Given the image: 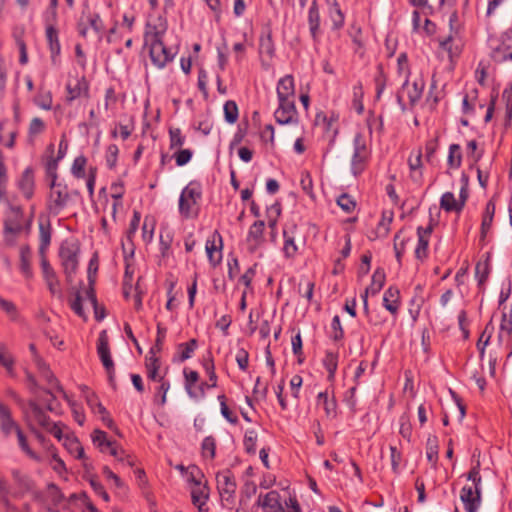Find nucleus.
<instances>
[{
  "instance_id": "nucleus-1",
  "label": "nucleus",
  "mask_w": 512,
  "mask_h": 512,
  "mask_svg": "<svg viewBox=\"0 0 512 512\" xmlns=\"http://www.w3.org/2000/svg\"><path fill=\"white\" fill-rule=\"evenodd\" d=\"M98 270L97 256H94L88 267V287H80L81 289L76 290L74 298L70 302L71 309L81 317L83 320H87V315L83 309V302L89 303L94 309V316L97 321H101L105 318V309L100 307L97 303V298L93 285L95 283V275Z\"/></svg>"
},
{
  "instance_id": "nucleus-2",
  "label": "nucleus",
  "mask_w": 512,
  "mask_h": 512,
  "mask_svg": "<svg viewBox=\"0 0 512 512\" xmlns=\"http://www.w3.org/2000/svg\"><path fill=\"white\" fill-rule=\"evenodd\" d=\"M164 32L165 28L159 29L148 24L144 34V41L149 48L151 62L158 69H163L168 63L172 62L177 54L176 50L168 48L164 44Z\"/></svg>"
},
{
  "instance_id": "nucleus-3",
  "label": "nucleus",
  "mask_w": 512,
  "mask_h": 512,
  "mask_svg": "<svg viewBox=\"0 0 512 512\" xmlns=\"http://www.w3.org/2000/svg\"><path fill=\"white\" fill-rule=\"evenodd\" d=\"M64 143V134L61 136L60 143H59V150L57 155H54V146L51 145L47 148L46 154H45V169L48 179L50 180V210L57 214L61 211L63 206V200H62V189L61 184L57 183V167L58 162L62 158V144Z\"/></svg>"
},
{
  "instance_id": "nucleus-4",
  "label": "nucleus",
  "mask_w": 512,
  "mask_h": 512,
  "mask_svg": "<svg viewBox=\"0 0 512 512\" xmlns=\"http://www.w3.org/2000/svg\"><path fill=\"white\" fill-rule=\"evenodd\" d=\"M39 232H40V246L39 252L41 254V266L43 276L47 282L48 288L50 292L59 298L62 297L61 289L57 288L56 285L58 281L56 280L53 269L50 267L49 263L44 257V251L46 247L50 244L51 234H50V226L46 219H40L39 221Z\"/></svg>"
},
{
  "instance_id": "nucleus-5",
  "label": "nucleus",
  "mask_w": 512,
  "mask_h": 512,
  "mask_svg": "<svg viewBox=\"0 0 512 512\" xmlns=\"http://www.w3.org/2000/svg\"><path fill=\"white\" fill-rule=\"evenodd\" d=\"M202 197V187L199 182L191 181L181 191L179 197V213L182 217L189 219L198 216L199 201Z\"/></svg>"
},
{
  "instance_id": "nucleus-6",
  "label": "nucleus",
  "mask_w": 512,
  "mask_h": 512,
  "mask_svg": "<svg viewBox=\"0 0 512 512\" xmlns=\"http://www.w3.org/2000/svg\"><path fill=\"white\" fill-rule=\"evenodd\" d=\"M57 0H50V6L44 13V21L46 23V39L51 53V61L54 65L61 64V44L58 38V32L54 25L57 19L56 13Z\"/></svg>"
},
{
  "instance_id": "nucleus-7",
  "label": "nucleus",
  "mask_w": 512,
  "mask_h": 512,
  "mask_svg": "<svg viewBox=\"0 0 512 512\" xmlns=\"http://www.w3.org/2000/svg\"><path fill=\"white\" fill-rule=\"evenodd\" d=\"M458 21L457 13H452L449 18L450 33L448 36L439 38V48L448 54L449 60L452 62L455 57H458L463 48V40L460 35V29L455 26Z\"/></svg>"
},
{
  "instance_id": "nucleus-8",
  "label": "nucleus",
  "mask_w": 512,
  "mask_h": 512,
  "mask_svg": "<svg viewBox=\"0 0 512 512\" xmlns=\"http://www.w3.org/2000/svg\"><path fill=\"white\" fill-rule=\"evenodd\" d=\"M425 88V80L422 75L415 77L412 82L410 79L403 81L400 91L397 93V102L403 111L406 110L404 95H407L408 103L411 107L415 106L422 98Z\"/></svg>"
},
{
  "instance_id": "nucleus-9",
  "label": "nucleus",
  "mask_w": 512,
  "mask_h": 512,
  "mask_svg": "<svg viewBox=\"0 0 512 512\" xmlns=\"http://www.w3.org/2000/svg\"><path fill=\"white\" fill-rule=\"evenodd\" d=\"M490 48V56L495 62L512 61V30L507 29L498 39H491Z\"/></svg>"
},
{
  "instance_id": "nucleus-10",
  "label": "nucleus",
  "mask_w": 512,
  "mask_h": 512,
  "mask_svg": "<svg viewBox=\"0 0 512 512\" xmlns=\"http://www.w3.org/2000/svg\"><path fill=\"white\" fill-rule=\"evenodd\" d=\"M26 419L29 423L35 422L43 426L49 431L56 439L61 441L62 429L59 424L49 421L41 408L34 402H29L24 410Z\"/></svg>"
},
{
  "instance_id": "nucleus-11",
  "label": "nucleus",
  "mask_w": 512,
  "mask_h": 512,
  "mask_svg": "<svg viewBox=\"0 0 512 512\" xmlns=\"http://www.w3.org/2000/svg\"><path fill=\"white\" fill-rule=\"evenodd\" d=\"M217 489L223 501L232 502L236 492V480L233 473L226 469L216 475Z\"/></svg>"
},
{
  "instance_id": "nucleus-12",
  "label": "nucleus",
  "mask_w": 512,
  "mask_h": 512,
  "mask_svg": "<svg viewBox=\"0 0 512 512\" xmlns=\"http://www.w3.org/2000/svg\"><path fill=\"white\" fill-rule=\"evenodd\" d=\"M0 420L2 431L7 435L12 432H15L18 438L19 446L24 451L31 454L30 450L28 449L25 436L23 435L19 427L16 425V423L12 420L9 409L2 404H0Z\"/></svg>"
},
{
  "instance_id": "nucleus-13",
  "label": "nucleus",
  "mask_w": 512,
  "mask_h": 512,
  "mask_svg": "<svg viewBox=\"0 0 512 512\" xmlns=\"http://www.w3.org/2000/svg\"><path fill=\"white\" fill-rule=\"evenodd\" d=\"M89 98V84L84 76L70 80L66 86V101L78 100L85 103Z\"/></svg>"
},
{
  "instance_id": "nucleus-14",
  "label": "nucleus",
  "mask_w": 512,
  "mask_h": 512,
  "mask_svg": "<svg viewBox=\"0 0 512 512\" xmlns=\"http://www.w3.org/2000/svg\"><path fill=\"white\" fill-rule=\"evenodd\" d=\"M278 124H294L298 122V112L295 100H278V107L274 112Z\"/></svg>"
},
{
  "instance_id": "nucleus-15",
  "label": "nucleus",
  "mask_w": 512,
  "mask_h": 512,
  "mask_svg": "<svg viewBox=\"0 0 512 512\" xmlns=\"http://www.w3.org/2000/svg\"><path fill=\"white\" fill-rule=\"evenodd\" d=\"M222 247V236L218 231H214L205 245L209 262L213 267L217 266L222 260Z\"/></svg>"
},
{
  "instance_id": "nucleus-16",
  "label": "nucleus",
  "mask_w": 512,
  "mask_h": 512,
  "mask_svg": "<svg viewBox=\"0 0 512 512\" xmlns=\"http://www.w3.org/2000/svg\"><path fill=\"white\" fill-rule=\"evenodd\" d=\"M460 499L466 512H477L481 504V491L466 485L461 489Z\"/></svg>"
},
{
  "instance_id": "nucleus-17",
  "label": "nucleus",
  "mask_w": 512,
  "mask_h": 512,
  "mask_svg": "<svg viewBox=\"0 0 512 512\" xmlns=\"http://www.w3.org/2000/svg\"><path fill=\"white\" fill-rule=\"evenodd\" d=\"M433 231V226L430 224L427 227H418L417 236L418 242L415 248V257L420 261H424L428 257V247L430 237Z\"/></svg>"
},
{
  "instance_id": "nucleus-18",
  "label": "nucleus",
  "mask_w": 512,
  "mask_h": 512,
  "mask_svg": "<svg viewBox=\"0 0 512 512\" xmlns=\"http://www.w3.org/2000/svg\"><path fill=\"white\" fill-rule=\"evenodd\" d=\"M92 442L100 452L118 457V444L116 441L109 440L106 432L99 429L95 430L92 434Z\"/></svg>"
},
{
  "instance_id": "nucleus-19",
  "label": "nucleus",
  "mask_w": 512,
  "mask_h": 512,
  "mask_svg": "<svg viewBox=\"0 0 512 512\" xmlns=\"http://www.w3.org/2000/svg\"><path fill=\"white\" fill-rule=\"evenodd\" d=\"M8 208L9 211L4 221V233L6 236L8 234H16L21 230L22 217V210L19 206L9 204Z\"/></svg>"
},
{
  "instance_id": "nucleus-20",
  "label": "nucleus",
  "mask_w": 512,
  "mask_h": 512,
  "mask_svg": "<svg viewBox=\"0 0 512 512\" xmlns=\"http://www.w3.org/2000/svg\"><path fill=\"white\" fill-rule=\"evenodd\" d=\"M265 222L263 220L255 221L249 228L247 234V244L251 251H255L264 242Z\"/></svg>"
},
{
  "instance_id": "nucleus-21",
  "label": "nucleus",
  "mask_w": 512,
  "mask_h": 512,
  "mask_svg": "<svg viewBox=\"0 0 512 512\" xmlns=\"http://www.w3.org/2000/svg\"><path fill=\"white\" fill-rule=\"evenodd\" d=\"M44 506L45 507L42 512H61L63 509L60 490L53 484L48 486L45 494Z\"/></svg>"
},
{
  "instance_id": "nucleus-22",
  "label": "nucleus",
  "mask_w": 512,
  "mask_h": 512,
  "mask_svg": "<svg viewBox=\"0 0 512 512\" xmlns=\"http://www.w3.org/2000/svg\"><path fill=\"white\" fill-rule=\"evenodd\" d=\"M276 93L278 100H295V83L292 75H285L278 80Z\"/></svg>"
},
{
  "instance_id": "nucleus-23",
  "label": "nucleus",
  "mask_w": 512,
  "mask_h": 512,
  "mask_svg": "<svg viewBox=\"0 0 512 512\" xmlns=\"http://www.w3.org/2000/svg\"><path fill=\"white\" fill-rule=\"evenodd\" d=\"M257 503L265 512H284L280 502V495L275 490L259 495Z\"/></svg>"
},
{
  "instance_id": "nucleus-24",
  "label": "nucleus",
  "mask_w": 512,
  "mask_h": 512,
  "mask_svg": "<svg viewBox=\"0 0 512 512\" xmlns=\"http://www.w3.org/2000/svg\"><path fill=\"white\" fill-rule=\"evenodd\" d=\"M17 187L25 198L30 199L33 196L35 188L34 171L32 168L27 167L19 179L17 180Z\"/></svg>"
},
{
  "instance_id": "nucleus-25",
  "label": "nucleus",
  "mask_w": 512,
  "mask_h": 512,
  "mask_svg": "<svg viewBox=\"0 0 512 512\" xmlns=\"http://www.w3.org/2000/svg\"><path fill=\"white\" fill-rule=\"evenodd\" d=\"M97 353L105 369H112L114 362L111 357L108 336L106 331L99 334L97 341Z\"/></svg>"
},
{
  "instance_id": "nucleus-26",
  "label": "nucleus",
  "mask_w": 512,
  "mask_h": 512,
  "mask_svg": "<svg viewBox=\"0 0 512 512\" xmlns=\"http://www.w3.org/2000/svg\"><path fill=\"white\" fill-rule=\"evenodd\" d=\"M318 406H322L327 418L334 419L337 416V402L334 396H330L328 391L319 392L316 398Z\"/></svg>"
},
{
  "instance_id": "nucleus-27",
  "label": "nucleus",
  "mask_w": 512,
  "mask_h": 512,
  "mask_svg": "<svg viewBox=\"0 0 512 512\" xmlns=\"http://www.w3.org/2000/svg\"><path fill=\"white\" fill-rule=\"evenodd\" d=\"M76 506H79L81 512H99L84 493L79 496L71 495L66 502V508L72 510V512H77L74 508Z\"/></svg>"
},
{
  "instance_id": "nucleus-28",
  "label": "nucleus",
  "mask_w": 512,
  "mask_h": 512,
  "mask_svg": "<svg viewBox=\"0 0 512 512\" xmlns=\"http://www.w3.org/2000/svg\"><path fill=\"white\" fill-rule=\"evenodd\" d=\"M296 230V226H291L290 229L284 228L283 237V253L286 258H294L298 252V246L295 242L294 232Z\"/></svg>"
},
{
  "instance_id": "nucleus-29",
  "label": "nucleus",
  "mask_w": 512,
  "mask_h": 512,
  "mask_svg": "<svg viewBox=\"0 0 512 512\" xmlns=\"http://www.w3.org/2000/svg\"><path fill=\"white\" fill-rule=\"evenodd\" d=\"M259 53L262 57L263 65L269 66V63L265 62V58L271 60L275 54V47L270 32L261 35L259 40Z\"/></svg>"
},
{
  "instance_id": "nucleus-30",
  "label": "nucleus",
  "mask_w": 512,
  "mask_h": 512,
  "mask_svg": "<svg viewBox=\"0 0 512 512\" xmlns=\"http://www.w3.org/2000/svg\"><path fill=\"white\" fill-rule=\"evenodd\" d=\"M400 292L396 287H389L383 295V306L391 314L395 315L398 312L400 305Z\"/></svg>"
},
{
  "instance_id": "nucleus-31",
  "label": "nucleus",
  "mask_w": 512,
  "mask_h": 512,
  "mask_svg": "<svg viewBox=\"0 0 512 512\" xmlns=\"http://www.w3.org/2000/svg\"><path fill=\"white\" fill-rule=\"evenodd\" d=\"M496 205L493 199L489 200L486 204L481 222V240H484L490 231L495 215Z\"/></svg>"
},
{
  "instance_id": "nucleus-32",
  "label": "nucleus",
  "mask_w": 512,
  "mask_h": 512,
  "mask_svg": "<svg viewBox=\"0 0 512 512\" xmlns=\"http://www.w3.org/2000/svg\"><path fill=\"white\" fill-rule=\"evenodd\" d=\"M192 503L198 508V512H208L206 501L208 488L205 485L195 486L191 491Z\"/></svg>"
},
{
  "instance_id": "nucleus-33",
  "label": "nucleus",
  "mask_w": 512,
  "mask_h": 512,
  "mask_svg": "<svg viewBox=\"0 0 512 512\" xmlns=\"http://www.w3.org/2000/svg\"><path fill=\"white\" fill-rule=\"evenodd\" d=\"M198 347V342L196 339H191L186 343H180L177 345V353L174 357V360H177L179 362H184L188 359H190L195 350Z\"/></svg>"
},
{
  "instance_id": "nucleus-34",
  "label": "nucleus",
  "mask_w": 512,
  "mask_h": 512,
  "mask_svg": "<svg viewBox=\"0 0 512 512\" xmlns=\"http://www.w3.org/2000/svg\"><path fill=\"white\" fill-rule=\"evenodd\" d=\"M308 24L311 36L317 39L320 28V13L316 1H313L308 10Z\"/></svg>"
},
{
  "instance_id": "nucleus-35",
  "label": "nucleus",
  "mask_w": 512,
  "mask_h": 512,
  "mask_svg": "<svg viewBox=\"0 0 512 512\" xmlns=\"http://www.w3.org/2000/svg\"><path fill=\"white\" fill-rule=\"evenodd\" d=\"M408 165L409 169L411 171V177L414 181H419L422 172V151L421 149H418L416 152H412L408 158Z\"/></svg>"
},
{
  "instance_id": "nucleus-36",
  "label": "nucleus",
  "mask_w": 512,
  "mask_h": 512,
  "mask_svg": "<svg viewBox=\"0 0 512 512\" xmlns=\"http://www.w3.org/2000/svg\"><path fill=\"white\" fill-rule=\"evenodd\" d=\"M440 207L446 212H461L463 203H459L452 192H446L441 196Z\"/></svg>"
},
{
  "instance_id": "nucleus-37",
  "label": "nucleus",
  "mask_w": 512,
  "mask_h": 512,
  "mask_svg": "<svg viewBox=\"0 0 512 512\" xmlns=\"http://www.w3.org/2000/svg\"><path fill=\"white\" fill-rule=\"evenodd\" d=\"M392 221H393V212L384 211L382 213L381 219L375 229L376 237L385 238L390 232V227H391Z\"/></svg>"
},
{
  "instance_id": "nucleus-38",
  "label": "nucleus",
  "mask_w": 512,
  "mask_h": 512,
  "mask_svg": "<svg viewBox=\"0 0 512 512\" xmlns=\"http://www.w3.org/2000/svg\"><path fill=\"white\" fill-rule=\"evenodd\" d=\"M29 349L33 355V361H34L35 365L37 366L38 370L40 371V373L42 374V376L51 384L54 381L56 382V380L53 378V375L50 372L49 368L47 367V365L43 362V360L38 355L35 345L30 344Z\"/></svg>"
},
{
  "instance_id": "nucleus-39",
  "label": "nucleus",
  "mask_w": 512,
  "mask_h": 512,
  "mask_svg": "<svg viewBox=\"0 0 512 512\" xmlns=\"http://www.w3.org/2000/svg\"><path fill=\"white\" fill-rule=\"evenodd\" d=\"M147 377L152 381H159V378H162L159 375L160 361L154 354H150L149 357L146 358L145 362Z\"/></svg>"
},
{
  "instance_id": "nucleus-40",
  "label": "nucleus",
  "mask_w": 512,
  "mask_h": 512,
  "mask_svg": "<svg viewBox=\"0 0 512 512\" xmlns=\"http://www.w3.org/2000/svg\"><path fill=\"white\" fill-rule=\"evenodd\" d=\"M462 163V153L459 144H451L449 146V153L447 158V164L452 169H457Z\"/></svg>"
},
{
  "instance_id": "nucleus-41",
  "label": "nucleus",
  "mask_w": 512,
  "mask_h": 512,
  "mask_svg": "<svg viewBox=\"0 0 512 512\" xmlns=\"http://www.w3.org/2000/svg\"><path fill=\"white\" fill-rule=\"evenodd\" d=\"M323 365L328 372V380L333 381L338 367V356L333 352H326Z\"/></svg>"
},
{
  "instance_id": "nucleus-42",
  "label": "nucleus",
  "mask_w": 512,
  "mask_h": 512,
  "mask_svg": "<svg viewBox=\"0 0 512 512\" xmlns=\"http://www.w3.org/2000/svg\"><path fill=\"white\" fill-rule=\"evenodd\" d=\"M385 283V273L381 270H376L372 275V282L366 288V294L371 293L372 295L377 294L384 286Z\"/></svg>"
},
{
  "instance_id": "nucleus-43",
  "label": "nucleus",
  "mask_w": 512,
  "mask_h": 512,
  "mask_svg": "<svg viewBox=\"0 0 512 512\" xmlns=\"http://www.w3.org/2000/svg\"><path fill=\"white\" fill-rule=\"evenodd\" d=\"M438 439L436 436H429L426 442V457L428 461L435 465L438 460Z\"/></svg>"
},
{
  "instance_id": "nucleus-44",
  "label": "nucleus",
  "mask_w": 512,
  "mask_h": 512,
  "mask_svg": "<svg viewBox=\"0 0 512 512\" xmlns=\"http://www.w3.org/2000/svg\"><path fill=\"white\" fill-rule=\"evenodd\" d=\"M330 19L333 23V29L338 30L344 25V14L338 3H333L329 10Z\"/></svg>"
},
{
  "instance_id": "nucleus-45",
  "label": "nucleus",
  "mask_w": 512,
  "mask_h": 512,
  "mask_svg": "<svg viewBox=\"0 0 512 512\" xmlns=\"http://www.w3.org/2000/svg\"><path fill=\"white\" fill-rule=\"evenodd\" d=\"M410 66L406 53L399 54L397 58V75L403 80L410 79Z\"/></svg>"
},
{
  "instance_id": "nucleus-46",
  "label": "nucleus",
  "mask_w": 512,
  "mask_h": 512,
  "mask_svg": "<svg viewBox=\"0 0 512 512\" xmlns=\"http://www.w3.org/2000/svg\"><path fill=\"white\" fill-rule=\"evenodd\" d=\"M183 374H184V378H185L184 384H185V390H186L187 394L189 395V397L195 396L194 395V385L199 380L198 372L194 371V370L184 369Z\"/></svg>"
},
{
  "instance_id": "nucleus-47",
  "label": "nucleus",
  "mask_w": 512,
  "mask_h": 512,
  "mask_svg": "<svg viewBox=\"0 0 512 512\" xmlns=\"http://www.w3.org/2000/svg\"><path fill=\"white\" fill-rule=\"evenodd\" d=\"M490 274L489 260L479 261L475 266V277L479 285H483Z\"/></svg>"
},
{
  "instance_id": "nucleus-48",
  "label": "nucleus",
  "mask_w": 512,
  "mask_h": 512,
  "mask_svg": "<svg viewBox=\"0 0 512 512\" xmlns=\"http://www.w3.org/2000/svg\"><path fill=\"white\" fill-rule=\"evenodd\" d=\"M67 447L71 454H75V458L85 459L84 448L74 436L66 434V448Z\"/></svg>"
},
{
  "instance_id": "nucleus-49",
  "label": "nucleus",
  "mask_w": 512,
  "mask_h": 512,
  "mask_svg": "<svg viewBox=\"0 0 512 512\" xmlns=\"http://www.w3.org/2000/svg\"><path fill=\"white\" fill-rule=\"evenodd\" d=\"M102 473L107 481H111L113 485L119 489L120 493L126 494L127 487L123 483V481L116 475L108 466H104L102 469Z\"/></svg>"
},
{
  "instance_id": "nucleus-50",
  "label": "nucleus",
  "mask_w": 512,
  "mask_h": 512,
  "mask_svg": "<svg viewBox=\"0 0 512 512\" xmlns=\"http://www.w3.org/2000/svg\"><path fill=\"white\" fill-rule=\"evenodd\" d=\"M202 455L210 460L214 459L216 451V439L213 436H207L202 441Z\"/></svg>"
},
{
  "instance_id": "nucleus-51",
  "label": "nucleus",
  "mask_w": 512,
  "mask_h": 512,
  "mask_svg": "<svg viewBox=\"0 0 512 512\" xmlns=\"http://www.w3.org/2000/svg\"><path fill=\"white\" fill-rule=\"evenodd\" d=\"M368 158L369 156L367 155L353 153L351 160V171L355 176L361 174L364 171Z\"/></svg>"
},
{
  "instance_id": "nucleus-52",
  "label": "nucleus",
  "mask_w": 512,
  "mask_h": 512,
  "mask_svg": "<svg viewBox=\"0 0 512 512\" xmlns=\"http://www.w3.org/2000/svg\"><path fill=\"white\" fill-rule=\"evenodd\" d=\"M266 214L268 227L274 229L281 214V205L277 202L273 203L267 208Z\"/></svg>"
},
{
  "instance_id": "nucleus-53",
  "label": "nucleus",
  "mask_w": 512,
  "mask_h": 512,
  "mask_svg": "<svg viewBox=\"0 0 512 512\" xmlns=\"http://www.w3.org/2000/svg\"><path fill=\"white\" fill-rule=\"evenodd\" d=\"M123 253H124V261H125V277L132 278L134 274V267L132 264L133 256H134V247L126 248L125 244H122Z\"/></svg>"
},
{
  "instance_id": "nucleus-54",
  "label": "nucleus",
  "mask_w": 512,
  "mask_h": 512,
  "mask_svg": "<svg viewBox=\"0 0 512 512\" xmlns=\"http://www.w3.org/2000/svg\"><path fill=\"white\" fill-rule=\"evenodd\" d=\"M223 110L225 120L230 124H234L239 115L237 104L234 101L229 100L224 104Z\"/></svg>"
},
{
  "instance_id": "nucleus-55",
  "label": "nucleus",
  "mask_w": 512,
  "mask_h": 512,
  "mask_svg": "<svg viewBox=\"0 0 512 512\" xmlns=\"http://www.w3.org/2000/svg\"><path fill=\"white\" fill-rule=\"evenodd\" d=\"M401 233L402 231H399L395 234L393 244L395 256L399 264H401V258L405 252L406 243L409 241V239L402 238Z\"/></svg>"
},
{
  "instance_id": "nucleus-56",
  "label": "nucleus",
  "mask_w": 512,
  "mask_h": 512,
  "mask_svg": "<svg viewBox=\"0 0 512 512\" xmlns=\"http://www.w3.org/2000/svg\"><path fill=\"white\" fill-rule=\"evenodd\" d=\"M85 398L88 406L94 413H104L105 407L98 401V397L94 392H91L88 388L85 390Z\"/></svg>"
},
{
  "instance_id": "nucleus-57",
  "label": "nucleus",
  "mask_w": 512,
  "mask_h": 512,
  "mask_svg": "<svg viewBox=\"0 0 512 512\" xmlns=\"http://www.w3.org/2000/svg\"><path fill=\"white\" fill-rule=\"evenodd\" d=\"M377 70L378 73L375 76L374 82L376 86V97L379 99L385 90L387 77L381 64L377 66Z\"/></svg>"
},
{
  "instance_id": "nucleus-58",
  "label": "nucleus",
  "mask_w": 512,
  "mask_h": 512,
  "mask_svg": "<svg viewBox=\"0 0 512 512\" xmlns=\"http://www.w3.org/2000/svg\"><path fill=\"white\" fill-rule=\"evenodd\" d=\"M467 480L471 481L472 484L470 486H472V488H477L479 491H481L482 477L480 475L479 461H477L476 464L468 472Z\"/></svg>"
},
{
  "instance_id": "nucleus-59",
  "label": "nucleus",
  "mask_w": 512,
  "mask_h": 512,
  "mask_svg": "<svg viewBox=\"0 0 512 512\" xmlns=\"http://www.w3.org/2000/svg\"><path fill=\"white\" fill-rule=\"evenodd\" d=\"M169 140L171 150L181 148L185 143V137L179 128H170Z\"/></svg>"
},
{
  "instance_id": "nucleus-60",
  "label": "nucleus",
  "mask_w": 512,
  "mask_h": 512,
  "mask_svg": "<svg viewBox=\"0 0 512 512\" xmlns=\"http://www.w3.org/2000/svg\"><path fill=\"white\" fill-rule=\"evenodd\" d=\"M155 220L153 218L145 217L142 226V238L144 242L150 243L154 236Z\"/></svg>"
},
{
  "instance_id": "nucleus-61",
  "label": "nucleus",
  "mask_w": 512,
  "mask_h": 512,
  "mask_svg": "<svg viewBox=\"0 0 512 512\" xmlns=\"http://www.w3.org/2000/svg\"><path fill=\"white\" fill-rule=\"evenodd\" d=\"M257 432L254 429L247 430L244 435V448L248 453L254 454L256 451Z\"/></svg>"
},
{
  "instance_id": "nucleus-62",
  "label": "nucleus",
  "mask_w": 512,
  "mask_h": 512,
  "mask_svg": "<svg viewBox=\"0 0 512 512\" xmlns=\"http://www.w3.org/2000/svg\"><path fill=\"white\" fill-rule=\"evenodd\" d=\"M363 98V88L362 84L359 82L353 87V107L358 114H361L364 110V106L362 103Z\"/></svg>"
},
{
  "instance_id": "nucleus-63",
  "label": "nucleus",
  "mask_w": 512,
  "mask_h": 512,
  "mask_svg": "<svg viewBox=\"0 0 512 512\" xmlns=\"http://www.w3.org/2000/svg\"><path fill=\"white\" fill-rule=\"evenodd\" d=\"M0 364L6 369L9 375H13L14 372V360L8 353L7 349L3 346L0 347Z\"/></svg>"
},
{
  "instance_id": "nucleus-64",
  "label": "nucleus",
  "mask_w": 512,
  "mask_h": 512,
  "mask_svg": "<svg viewBox=\"0 0 512 512\" xmlns=\"http://www.w3.org/2000/svg\"><path fill=\"white\" fill-rule=\"evenodd\" d=\"M337 204L346 213H351L356 207L355 200L348 194H342L337 199Z\"/></svg>"
}]
</instances>
